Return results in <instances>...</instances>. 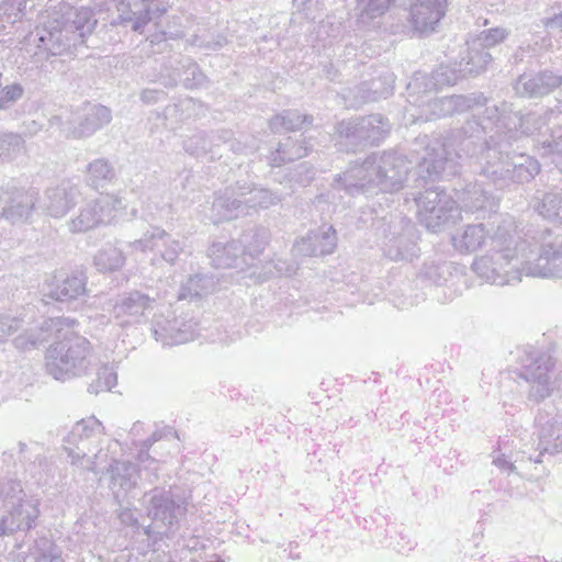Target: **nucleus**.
<instances>
[{
	"instance_id": "f257e3e1",
	"label": "nucleus",
	"mask_w": 562,
	"mask_h": 562,
	"mask_svg": "<svg viewBox=\"0 0 562 562\" xmlns=\"http://www.w3.org/2000/svg\"><path fill=\"white\" fill-rule=\"evenodd\" d=\"M503 120L494 122L492 116L484 121L468 120L451 133L448 143L434 139L425 147L417 166L418 176L425 180L438 179L447 168L454 172L452 154L459 159H476L480 177L503 189L510 183V156L505 149L516 139L517 131L502 132Z\"/></svg>"
},
{
	"instance_id": "f03ea898",
	"label": "nucleus",
	"mask_w": 562,
	"mask_h": 562,
	"mask_svg": "<svg viewBox=\"0 0 562 562\" xmlns=\"http://www.w3.org/2000/svg\"><path fill=\"white\" fill-rule=\"evenodd\" d=\"M518 237V225L509 215H498L487 224H470L452 235V246L460 254H473L488 247L487 254L476 257L473 271L486 282L508 284L513 248Z\"/></svg>"
},
{
	"instance_id": "7ed1b4c3",
	"label": "nucleus",
	"mask_w": 562,
	"mask_h": 562,
	"mask_svg": "<svg viewBox=\"0 0 562 562\" xmlns=\"http://www.w3.org/2000/svg\"><path fill=\"white\" fill-rule=\"evenodd\" d=\"M76 324L75 319L65 317L44 319L38 326L19 335L13 344L18 349L31 350L54 335L60 340L47 350V372L60 381L82 375L92 364L93 356L89 340L72 330Z\"/></svg>"
},
{
	"instance_id": "20e7f679",
	"label": "nucleus",
	"mask_w": 562,
	"mask_h": 562,
	"mask_svg": "<svg viewBox=\"0 0 562 562\" xmlns=\"http://www.w3.org/2000/svg\"><path fill=\"white\" fill-rule=\"evenodd\" d=\"M408 170L409 162L404 156L394 153L373 154L338 175L336 183L352 196L374 188L393 192L403 188Z\"/></svg>"
},
{
	"instance_id": "39448f33",
	"label": "nucleus",
	"mask_w": 562,
	"mask_h": 562,
	"mask_svg": "<svg viewBox=\"0 0 562 562\" xmlns=\"http://www.w3.org/2000/svg\"><path fill=\"white\" fill-rule=\"evenodd\" d=\"M508 271V284L518 283L522 277L562 278V236L550 231L539 238L522 237L518 231Z\"/></svg>"
},
{
	"instance_id": "423d86ee",
	"label": "nucleus",
	"mask_w": 562,
	"mask_h": 562,
	"mask_svg": "<svg viewBox=\"0 0 562 562\" xmlns=\"http://www.w3.org/2000/svg\"><path fill=\"white\" fill-rule=\"evenodd\" d=\"M97 20L89 8H69L64 14L54 12L48 14L38 30L40 47L52 55H63L71 47L85 42V37L92 33Z\"/></svg>"
},
{
	"instance_id": "0eeeda50",
	"label": "nucleus",
	"mask_w": 562,
	"mask_h": 562,
	"mask_svg": "<svg viewBox=\"0 0 562 562\" xmlns=\"http://www.w3.org/2000/svg\"><path fill=\"white\" fill-rule=\"evenodd\" d=\"M0 504L7 509L0 519V537L33 528L40 515L38 499L27 496L18 481L0 486Z\"/></svg>"
},
{
	"instance_id": "6e6552de",
	"label": "nucleus",
	"mask_w": 562,
	"mask_h": 562,
	"mask_svg": "<svg viewBox=\"0 0 562 562\" xmlns=\"http://www.w3.org/2000/svg\"><path fill=\"white\" fill-rule=\"evenodd\" d=\"M415 201L418 220L428 231H441L459 217L457 202L439 188L425 190Z\"/></svg>"
},
{
	"instance_id": "1a4fd4ad",
	"label": "nucleus",
	"mask_w": 562,
	"mask_h": 562,
	"mask_svg": "<svg viewBox=\"0 0 562 562\" xmlns=\"http://www.w3.org/2000/svg\"><path fill=\"white\" fill-rule=\"evenodd\" d=\"M125 207L122 199L114 194H101L85 203L67 223L72 234L86 233L102 225L112 224Z\"/></svg>"
},
{
	"instance_id": "9d476101",
	"label": "nucleus",
	"mask_w": 562,
	"mask_h": 562,
	"mask_svg": "<svg viewBox=\"0 0 562 562\" xmlns=\"http://www.w3.org/2000/svg\"><path fill=\"white\" fill-rule=\"evenodd\" d=\"M103 427L101 423L94 417L82 419L76 423L66 438V442L68 445H72L74 448H65L68 452V457L70 458V463L72 465H76L86 471H91L94 473L97 472V460L100 458V454L94 453L93 457L88 456L90 452H92L89 447V440L93 437L100 436Z\"/></svg>"
},
{
	"instance_id": "9b49d317",
	"label": "nucleus",
	"mask_w": 562,
	"mask_h": 562,
	"mask_svg": "<svg viewBox=\"0 0 562 562\" xmlns=\"http://www.w3.org/2000/svg\"><path fill=\"white\" fill-rule=\"evenodd\" d=\"M553 371L554 360L550 353L540 350L527 352L520 376L529 383L531 398L541 401L551 394Z\"/></svg>"
},
{
	"instance_id": "f8f14e48",
	"label": "nucleus",
	"mask_w": 562,
	"mask_h": 562,
	"mask_svg": "<svg viewBox=\"0 0 562 562\" xmlns=\"http://www.w3.org/2000/svg\"><path fill=\"white\" fill-rule=\"evenodd\" d=\"M78 120L79 122L76 124L74 120L65 121L63 116L56 115L49 120V126L59 128L67 138H83L108 125L112 120V114L111 110L104 105L88 104Z\"/></svg>"
},
{
	"instance_id": "ddd939ff",
	"label": "nucleus",
	"mask_w": 562,
	"mask_h": 562,
	"mask_svg": "<svg viewBox=\"0 0 562 562\" xmlns=\"http://www.w3.org/2000/svg\"><path fill=\"white\" fill-rule=\"evenodd\" d=\"M389 131V122L380 114L341 121L336 126L339 137L350 140L353 145L376 144Z\"/></svg>"
},
{
	"instance_id": "4468645a",
	"label": "nucleus",
	"mask_w": 562,
	"mask_h": 562,
	"mask_svg": "<svg viewBox=\"0 0 562 562\" xmlns=\"http://www.w3.org/2000/svg\"><path fill=\"white\" fill-rule=\"evenodd\" d=\"M156 299L140 291H132L116 299L111 317L122 328L143 323L154 310Z\"/></svg>"
},
{
	"instance_id": "2eb2a0df",
	"label": "nucleus",
	"mask_w": 562,
	"mask_h": 562,
	"mask_svg": "<svg viewBox=\"0 0 562 562\" xmlns=\"http://www.w3.org/2000/svg\"><path fill=\"white\" fill-rule=\"evenodd\" d=\"M151 330L157 341L164 346H173L193 340L198 333V324L191 317L158 314L153 319Z\"/></svg>"
},
{
	"instance_id": "dca6fc26",
	"label": "nucleus",
	"mask_w": 562,
	"mask_h": 562,
	"mask_svg": "<svg viewBox=\"0 0 562 562\" xmlns=\"http://www.w3.org/2000/svg\"><path fill=\"white\" fill-rule=\"evenodd\" d=\"M143 504L146 507L147 515L155 524L156 528H165L157 533H166V531L178 522L182 508L173 499L171 492L160 488H154L149 493H145Z\"/></svg>"
},
{
	"instance_id": "f3484780",
	"label": "nucleus",
	"mask_w": 562,
	"mask_h": 562,
	"mask_svg": "<svg viewBox=\"0 0 562 562\" xmlns=\"http://www.w3.org/2000/svg\"><path fill=\"white\" fill-rule=\"evenodd\" d=\"M37 201V192L15 187L0 188V218L11 223L24 222Z\"/></svg>"
},
{
	"instance_id": "a211bd4d",
	"label": "nucleus",
	"mask_w": 562,
	"mask_h": 562,
	"mask_svg": "<svg viewBox=\"0 0 562 562\" xmlns=\"http://www.w3.org/2000/svg\"><path fill=\"white\" fill-rule=\"evenodd\" d=\"M130 247L142 252L155 251L159 259L171 266L176 263L179 255L183 251L182 243L158 226L148 229L142 238L131 243Z\"/></svg>"
},
{
	"instance_id": "6ab92c4d",
	"label": "nucleus",
	"mask_w": 562,
	"mask_h": 562,
	"mask_svg": "<svg viewBox=\"0 0 562 562\" xmlns=\"http://www.w3.org/2000/svg\"><path fill=\"white\" fill-rule=\"evenodd\" d=\"M538 426V447L537 458H529L535 463H541V457L544 453H562V414H552L548 411L540 412L536 417Z\"/></svg>"
},
{
	"instance_id": "aec40b11",
	"label": "nucleus",
	"mask_w": 562,
	"mask_h": 562,
	"mask_svg": "<svg viewBox=\"0 0 562 562\" xmlns=\"http://www.w3.org/2000/svg\"><path fill=\"white\" fill-rule=\"evenodd\" d=\"M414 225L409 221H401L385 237L383 252L394 261H411L418 257Z\"/></svg>"
},
{
	"instance_id": "412c9836",
	"label": "nucleus",
	"mask_w": 562,
	"mask_h": 562,
	"mask_svg": "<svg viewBox=\"0 0 562 562\" xmlns=\"http://www.w3.org/2000/svg\"><path fill=\"white\" fill-rule=\"evenodd\" d=\"M117 11L121 23L142 32L153 18L166 12V0H120Z\"/></svg>"
},
{
	"instance_id": "4be33fe9",
	"label": "nucleus",
	"mask_w": 562,
	"mask_h": 562,
	"mask_svg": "<svg viewBox=\"0 0 562 562\" xmlns=\"http://www.w3.org/2000/svg\"><path fill=\"white\" fill-rule=\"evenodd\" d=\"M87 278L83 273H56L43 283V294L59 302H70L86 294Z\"/></svg>"
},
{
	"instance_id": "5701e85b",
	"label": "nucleus",
	"mask_w": 562,
	"mask_h": 562,
	"mask_svg": "<svg viewBox=\"0 0 562 562\" xmlns=\"http://www.w3.org/2000/svg\"><path fill=\"white\" fill-rule=\"evenodd\" d=\"M491 60V54L472 41L469 44L468 56L462 58L459 64V74L451 70L450 75H448V67L441 66L435 71V80L437 83L454 85L460 76H474L484 71Z\"/></svg>"
},
{
	"instance_id": "b1692460",
	"label": "nucleus",
	"mask_w": 562,
	"mask_h": 562,
	"mask_svg": "<svg viewBox=\"0 0 562 562\" xmlns=\"http://www.w3.org/2000/svg\"><path fill=\"white\" fill-rule=\"evenodd\" d=\"M79 196V186L69 180H64L45 191L43 204L52 217L60 218L75 206Z\"/></svg>"
},
{
	"instance_id": "393cba45",
	"label": "nucleus",
	"mask_w": 562,
	"mask_h": 562,
	"mask_svg": "<svg viewBox=\"0 0 562 562\" xmlns=\"http://www.w3.org/2000/svg\"><path fill=\"white\" fill-rule=\"evenodd\" d=\"M110 488L116 502H127L137 485L138 470L130 461L113 460L110 464Z\"/></svg>"
},
{
	"instance_id": "a878e982",
	"label": "nucleus",
	"mask_w": 562,
	"mask_h": 562,
	"mask_svg": "<svg viewBox=\"0 0 562 562\" xmlns=\"http://www.w3.org/2000/svg\"><path fill=\"white\" fill-rule=\"evenodd\" d=\"M336 246L337 236L334 227L322 226L297 240L293 251L299 256H324L333 254Z\"/></svg>"
},
{
	"instance_id": "bb28decb",
	"label": "nucleus",
	"mask_w": 562,
	"mask_h": 562,
	"mask_svg": "<svg viewBox=\"0 0 562 562\" xmlns=\"http://www.w3.org/2000/svg\"><path fill=\"white\" fill-rule=\"evenodd\" d=\"M448 0H417L411 8V22L419 33L434 32L446 14Z\"/></svg>"
},
{
	"instance_id": "cd10ccee",
	"label": "nucleus",
	"mask_w": 562,
	"mask_h": 562,
	"mask_svg": "<svg viewBox=\"0 0 562 562\" xmlns=\"http://www.w3.org/2000/svg\"><path fill=\"white\" fill-rule=\"evenodd\" d=\"M562 85V76L551 70L522 74L516 81L515 90L521 97H543Z\"/></svg>"
},
{
	"instance_id": "c85d7f7f",
	"label": "nucleus",
	"mask_w": 562,
	"mask_h": 562,
	"mask_svg": "<svg viewBox=\"0 0 562 562\" xmlns=\"http://www.w3.org/2000/svg\"><path fill=\"white\" fill-rule=\"evenodd\" d=\"M239 194L237 183L216 194L212 203L213 220L215 222L231 221L246 215V202Z\"/></svg>"
},
{
	"instance_id": "c756f323",
	"label": "nucleus",
	"mask_w": 562,
	"mask_h": 562,
	"mask_svg": "<svg viewBox=\"0 0 562 562\" xmlns=\"http://www.w3.org/2000/svg\"><path fill=\"white\" fill-rule=\"evenodd\" d=\"M209 257L215 268H240L249 265L241 255V248L236 240L215 241L209 248Z\"/></svg>"
},
{
	"instance_id": "7c9ffc66",
	"label": "nucleus",
	"mask_w": 562,
	"mask_h": 562,
	"mask_svg": "<svg viewBox=\"0 0 562 562\" xmlns=\"http://www.w3.org/2000/svg\"><path fill=\"white\" fill-rule=\"evenodd\" d=\"M458 199L462 209L469 212H476L494 204L491 190L485 187L483 179L469 183L461 191H458Z\"/></svg>"
},
{
	"instance_id": "2f4dec72",
	"label": "nucleus",
	"mask_w": 562,
	"mask_h": 562,
	"mask_svg": "<svg viewBox=\"0 0 562 562\" xmlns=\"http://www.w3.org/2000/svg\"><path fill=\"white\" fill-rule=\"evenodd\" d=\"M175 63L177 64L176 66L171 60L169 61V67L171 71H168L166 75L161 74L162 78H167L166 80H164L165 86L172 87L177 85L178 80L182 75H186L183 80L186 81V86L189 88H194L203 85L205 77L201 72L196 64L192 63L190 59H186L184 63L180 60H175Z\"/></svg>"
},
{
	"instance_id": "473e14b6",
	"label": "nucleus",
	"mask_w": 562,
	"mask_h": 562,
	"mask_svg": "<svg viewBox=\"0 0 562 562\" xmlns=\"http://www.w3.org/2000/svg\"><path fill=\"white\" fill-rule=\"evenodd\" d=\"M237 188L239 194L245 198L247 214L249 210L268 209L283 200V196L278 193H273L263 188H255L246 182H237Z\"/></svg>"
},
{
	"instance_id": "72a5a7b5",
	"label": "nucleus",
	"mask_w": 562,
	"mask_h": 562,
	"mask_svg": "<svg viewBox=\"0 0 562 562\" xmlns=\"http://www.w3.org/2000/svg\"><path fill=\"white\" fill-rule=\"evenodd\" d=\"M394 75L390 71H383L378 78L370 82H363L358 91L362 102L378 101L392 94L394 88Z\"/></svg>"
},
{
	"instance_id": "f704fd0d",
	"label": "nucleus",
	"mask_w": 562,
	"mask_h": 562,
	"mask_svg": "<svg viewBox=\"0 0 562 562\" xmlns=\"http://www.w3.org/2000/svg\"><path fill=\"white\" fill-rule=\"evenodd\" d=\"M14 562H65L60 549L48 538H40L30 551Z\"/></svg>"
},
{
	"instance_id": "c9c22d12",
	"label": "nucleus",
	"mask_w": 562,
	"mask_h": 562,
	"mask_svg": "<svg viewBox=\"0 0 562 562\" xmlns=\"http://www.w3.org/2000/svg\"><path fill=\"white\" fill-rule=\"evenodd\" d=\"M508 164L510 168V183L528 182L540 171L539 162L526 155H513Z\"/></svg>"
},
{
	"instance_id": "e433bc0d",
	"label": "nucleus",
	"mask_w": 562,
	"mask_h": 562,
	"mask_svg": "<svg viewBox=\"0 0 562 562\" xmlns=\"http://www.w3.org/2000/svg\"><path fill=\"white\" fill-rule=\"evenodd\" d=\"M115 178L113 165L105 158H97L88 164L86 182L92 188H103Z\"/></svg>"
},
{
	"instance_id": "4c0bfd02",
	"label": "nucleus",
	"mask_w": 562,
	"mask_h": 562,
	"mask_svg": "<svg viewBox=\"0 0 562 562\" xmlns=\"http://www.w3.org/2000/svg\"><path fill=\"white\" fill-rule=\"evenodd\" d=\"M239 247L241 248V255L247 260L255 259L258 255H260L266 245L268 244V233L263 228H256L248 232H245L239 240Z\"/></svg>"
},
{
	"instance_id": "58836bf2",
	"label": "nucleus",
	"mask_w": 562,
	"mask_h": 562,
	"mask_svg": "<svg viewBox=\"0 0 562 562\" xmlns=\"http://www.w3.org/2000/svg\"><path fill=\"white\" fill-rule=\"evenodd\" d=\"M312 122V116L302 115L297 111L289 110L273 116L270 120L269 125L273 132L280 133L282 131L300 130L304 124H311Z\"/></svg>"
},
{
	"instance_id": "ea45409f",
	"label": "nucleus",
	"mask_w": 562,
	"mask_h": 562,
	"mask_svg": "<svg viewBox=\"0 0 562 562\" xmlns=\"http://www.w3.org/2000/svg\"><path fill=\"white\" fill-rule=\"evenodd\" d=\"M562 111L559 105L553 109H549L543 113H528L527 115L518 119L520 133L530 135L536 132H540L543 126L548 125L552 117L558 119Z\"/></svg>"
},
{
	"instance_id": "a19ab883",
	"label": "nucleus",
	"mask_w": 562,
	"mask_h": 562,
	"mask_svg": "<svg viewBox=\"0 0 562 562\" xmlns=\"http://www.w3.org/2000/svg\"><path fill=\"white\" fill-rule=\"evenodd\" d=\"M308 148L302 140H293L288 137L284 143H281L277 153L271 157L273 166H280L284 162L294 161L307 155Z\"/></svg>"
},
{
	"instance_id": "79ce46f5",
	"label": "nucleus",
	"mask_w": 562,
	"mask_h": 562,
	"mask_svg": "<svg viewBox=\"0 0 562 562\" xmlns=\"http://www.w3.org/2000/svg\"><path fill=\"white\" fill-rule=\"evenodd\" d=\"M93 262L99 271H113L120 269L124 265L125 257L122 250L117 247L106 245L98 250Z\"/></svg>"
},
{
	"instance_id": "37998d69",
	"label": "nucleus",
	"mask_w": 562,
	"mask_h": 562,
	"mask_svg": "<svg viewBox=\"0 0 562 562\" xmlns=\"http://www.w3.org/2000/svg\"><path fill=\"white\" fill-rule=\"evenodd\" d=\"M535 209L542 217L562 223V191L544 194Z\"/></svg>"
},
{
	"instance_id": "c03bdc74",
	"label": "nucleus",
	"mask_w": 562,
	"mask_h": 562,
	"mask_svg": "<svg viewBox=\"0 0 562 562\" xmlns=\"http://www.w3.org/2000/svg\"><path fill=\"white\" fill-rule=\"evenodd\" d=\"M27 0H2L0 4V32L25 15Z\"/></svg>"
},
{
	"instance_id": "a18cd8bd",
	"label": "nucleus",
	"mask_w": 562,
	"mask_h": 562,
	"mask_svg": "<svg viewBox=\"0 0 562 562\" xmlns=\"http://www.w3.org/2000/svg\"><path fill=\"white\" fill-rule=\"evenodd\" d=\"M214 288L215 282L212 277L198 273L193 277H190L188 281L181 286L179 299L202 296L212 292Z\"/></svg>"
},
{
	"instance_id": "49530a36",
	"label": "nucleus",
	"mask_w": 562,
	"mask_h": 562,
	"mask_svg": "<svg viewBox=\"0 0 562 562\" xmlns=\"http://www.w3.org/2000/svg\"><path fill=\"white\" fill-rule=\"evenodd\" d=\"M391 0H357L358 22L368 25L383 15L390 8Z\"/></svg>"
},
{
	"instance_id": "de8ad7c7",
	"label": "nucleus",
	"mask_w": 562,
	"mask_h": 562,
	"mask_svg": "<svg viewBox=\"0 0 562 562\" xmlns=\"http://www.w3.org/2000/svg\"><path fill=\"white\" fill-rule=\"evenodd\" d=\"M25 151V142L15 133L0 134V161H11Z\"/></svg>"
},
{
	"instance_id": "09e8293b",
	"label": "nucleus",
	"mask_w": 562,
	"mask_h": 562,
	"mask_svg": "<svg viewBox=\"0 0 562 562\" xmlns=\"http://www.w3.org/2000/svg\"><path fill=\"white\" fill-rule=\"evenodd\" d=\"M97 380L89 386L90 393H99L101 391H110L116 385L117 374L113 366L104 364L97 373Z\"/></svg>"
},
{
	"instance_id": "8fccbe9b",
	"label": "nucleus",
	"mask_w": 562,
	"mask_h": 562,
	"mask_svg": "<svg viewBox=\"0 0 562 562\" xmlns=\"http://www.w3.org/2000/svg\"><path fill=\"white\" fill-rule=\"evenodd\" d=\"M451 101H446V108L452 105L453 112H463L474 106H482L485 104L486 99L482 93H473L470 95H450Z\"/></svg>"
},
{
	"instance_id": "3c124183",
	"label": "nucleus",
	"mask_w": 562,
	"mask_h": 562,
	"mask_svg": "<svg viewBox=\"0 0 562 562\" xmlns=\"http://www.w3.org/2000/svg\"><path fill=\"white\" fill-rule=\"evenodd\" d=\"M508 36V32L503 27H492L481 32V34L473 40L475 44L482 47L484 50L491 48L503 41Z\"/></svg>"
},
{
	"instance_id": "603ef678",
	"label": "nucleus",
	"mask_w": 562,
	"mask_h": 562,
	"mask_svg": "<svg viewBox=\"0 0 562 562\" xmlns=\"http://www.w3.org/2000/svg\"><path fill=\"white\" fill-rule=\"evenodd\" d=\"M167 432L171 434V430L170 429H157L155 430L150 437H148L145 441L142 442L140 445V449H139V453H138V461L140 463H145L147 461H150V464H153V471H157L158 470V467H157V461L155 459H151L150 456L148 454V450L149 448L155 443L157 442L158 440L162 439Z\"/></svg>"
},
{
	"instance_id": "864d4df0",
	"label": "nucleus",
	"mask_w": 562,
	"mask_h": 562,
	"mask_svg": "<svg viewBox=\"0 0 562 562\" xmlns=\"http://www.w3.org/2000/svg\"><path fill=\"white\" fill-rule=\"evenodd\" d=\"M315 171L314 168L307 164H300L296 166V168L289 175L288 182L289 183H296L302 187L308 186L313 178H314Z\"/></svg>"
},
{
	"instance_id": "5fc2aeb1",
	"label": "nucleus",
	"mask_w": 562,
	"mask_h": 562,
	"mask_svg": "<svg viewBox=\"0 0 562 562\" xmlns=\"http://www.w3.org/2000/svg\"><path fill=\"white\" fill-rule=\"evenodd\" d=\"M24 89L20 83L5 86L0 90V109H9L22 98Z\"/></svg>"
},
{
	"instance_id": "6e6d98bb",
	"label": "nucleus",
	"mask_w": 562,
	"mask_h": 562,
	"mask_svg": "<svg viewBox=\"0 0 562 562\" xmlns=\"http://www.w3.org/2000/svg\"><path fill=\"white\" fill-rule=\"evenodd\" d=\"M450 271V266L446 262L443 263H429L425 265L423 274L426 279L432 281L436 284L441 283V281L446 280L445 276Z\"/></svg>"
},
{
	"instance_id": "4d7b16f0",
	"label": "nucleus",
	"mask_w": 562,
	"mask_h": 562,
	"mask_svg": "<svg viewBox=\"0 0 562 562\" xmlns=\"http://www.w3.org/2000/svg\"><path fill=\"white\" fill-rule=\"evenodd\" d=\"M117 518L120 521L127 527H138V517L136 508L130 507V502H117Z\"/></svg>"
},
{
	"instance_id": "13d9d810",
	"label": "nucleus",
	"mask_w": 562,
	"mask_h": 562,
	"mask_svg": "<svg viewBox=\"0 0 562 562\" xmlns=\"http://www.w3.org/2000/svg\"><path fill=\"white\" fill-rule=\"evenodd\" d=\"M446 101H451L450 95L443 97L440 99H434L428 101V108L430 109V115L432 117H441L453 114L452 105H450V109H447Z\"/></svg>"
},
{
	"instance_id": "bf43d9fd",
	"label": "nucleus",
	"mask_w": 562,
	"mask_h": 562,
	"mask_svg": "<svg viewBox=\"0 0 562 562\" xmlns=\"http://www.w3.org/2000/svg\"><path fill=\"white\" fill-rule=\"evenodd\" d=\"M21 326V319L9 315L0 316V341L12 335Z\"/></svg>"
},
{
	"instance_id": "052dcab7",
	"label": "nucleus",
	"mask_w": 562,
	"mask_h": 562,
	"mask_svg": "<svg viewBox=\"0 0 562 562\" xmlns=\"http://www.w3.org/2000/svg\"><path fill=\"white\" fill-rule=\"evenodd\" d=\"M542 146L547 154H562V128L554 131L552 139L542 142Z\"/></svg>"
},
{
	"instance_id": "680f3d73",
	"label": "nucleus",
	"mask_w": 562,
	"mask_h": 562,
	"mask_svg": "<svg viewBox=\"0 0 562 562\" xmlns=\"http://www.w3.org/2000/svg\"><path fill=\"white\" fill-rule=\"evenodd\" d=\"M205 140L202 136L195 135L192 138L184 142V149L192 155H200L205 153L206 148L204 145Z\"/></svg>"
},
{
	"instance_id": "e2e57ef3",
	"label": "nucleus",
	"mask_w": 562,
	"mask_h": 562,
	"mask_svg": "<svg viewBox=\"0 0 562 562\" xmlns=\"http://www.w3.org/2000/svg\"><path fill=\"white\" fill-rule=\"evenodd\" d=\"M543 26L550 35L562 33V13L543 20Z\"/></svg>"
},
{
	"instance_id": "0e129e2a",
	"label": "nucleus",
	"mask_w": 562,
	"mask_h": 562,
	"mask_svg": "<svg viewBox=\"0 0 562 562\" xmlns=\"http://www.w3.org/2000/svg\"><path fill=\"white\" fill-rule=\"evenodd\" d=\"M225 42L224 37H218L216 41H209L202 38L200 35H195L192 40V44L196 45L199 47L207 48V49H216L218 47L223 46V43Z\"/></svg>"
},
{
	"instance_id": "69168bd1",
	"label": "nucleus",
	"mask_w": 562,
	"mask_h": 562,
	"mask_svg": "<svg viewBox=\"0 0 562 562\" xmlns=\"http://www.w3.org/2000/svg\"><path fill=\"white\" fill-rule=\"evenodd\" d=\"M492 462L502 471L514 472L516 470L515 464L505 454H494Z\"/></svg>"
},
{
	"instance_id": "338daca9",
	"label": "nucleus",
	"mask_w": 562,
	"mask_h": 562,
	"mask_svg": "<svg viewBox=\"0 0 562 562\" xmlns=\"http://www.w3.org/2000/svg\"><path fill=\"white\" fill-rule=\"evenodd\" d=\"M36 463L40 468V471L34 475L37 476L38 482H43L45 481V476H47L48 472L50 471V464L45 457H37L33 464L34 468L36 467Z\"/></svg>"
},
{
	"instance_id": "774afa93",
	"label": "nucleus",
	"mask_w": 562,
	"mask_h": 562,
	"mask_svg": "<svg viewBox=\"0 0 562 562\" xmlns=\"http://www.w3.org/2000/svg\"><path fill=\"white\" fill-rule=\"evenodd\" d=\"M165 95L162 90L157 89H145L140 94V99L144 103L151 104L159 101Z\"/></svg>"
}]
</instances>
